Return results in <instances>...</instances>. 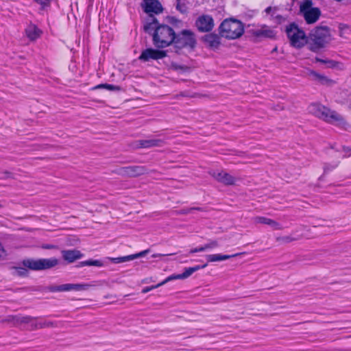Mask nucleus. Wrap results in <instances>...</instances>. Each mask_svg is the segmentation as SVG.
Listing matches in <instances>:
<instances>
[{
	"label": "nucleus",
	"mask_w": 351,
	"mask_h": 351,
	"mask_svg": "<svg viewBox=\"0 0 351 351\" xmlns=\"http://www.w3.org/2000/svg\"><path fill=\"white\" fill-rule=\"evenodd\" d=\"M174 46L178 49L189 48L193 49L197 45V39L194 32L189 29H183L176 34L173 42Z\"/></svg>",
	"instance_id": "obj_6"
},
{
	"label": "nucleus",
	"mask_w": 351,
	"mask_h": 351,
	"mask_svg": "<svg viewBox=\"0 0 351 351\" xmlns=\"http://www.w3.org/2000/svg\"><path fill=\"white\" fill-rule=\"evenodd\" d=\"M39 2H40V3H44V1H43V0H40V1H39Z\"/></svg>",
	"instance_id": "obj_44"
},
{
	"label": "nucleus",
	"mask_w": 351,
	"mask_h": 351,
	"mask_svg": "<svg viewBox=\"0 0 351 351\" xmlns=\"http://www.w3.org/2000/svg\"><path fill=\"white\" fill-rule=\"evenodd\" d=\"M23 265L24 267H27L32 270H40V259H25L23 260Z\"/></svg>",
	"instance_id": "obj_22"
},
{
	"label": "nucleus",
	"mask_w": 351,
	"mask_h": 351,
	"mask_svg": "<svg viewBox=\"0 0 351 351\" xmlns=\"http://www.w3.org/2000/svg\"><path fill=\"white\" fill-rule=\"evenodd\" d=\"M80 266H97V267H101L103 265V263L101 261L99 260H88L85 261H82L80 263Z\"/></svg>",
	"instance_id": "obj_26"
},
{
	"label": "nucleus",
	"mask_w": 351,
	"mask_h": 351,
	"mask_svg": "<svg viewBox=\"0 0 351 351\" xmlns=\"http://www.w3.org/2000/svg\"><path fill=\"white\" fill-rule=\"evenodd\" d=\"M141 6L145 12L154 18L152 14H158L163 11V8L158 0H143Z\"/></svg>",
	"instance_id": "obj_10"
},
{
	"label": "nucleus",
	"mask_w": 351,
	"mask_h": 351,
	"mask_svg": "<svg viewBox=\"0 0 351 351\" xmlns=\"http://www.w3.org/2000/svg\"><path fill=\"white\" fill-rule=\"evenodd\" d=\"M193 210H203V208L201 207H192L190 208L182 209L180 211V214H188L192 213Z\"/></svg>",
	"instance_id": "obj_31"
},
{
	"label": "nucleus",
	"mask_w": 351,
	"mask_h": 351,
	"mask_svg": "<svg viewBox=\"0 0 351 351\" xmlns=\"http://www.w3.org/2000/svg\"><path fill=\"white\" fill-rule=\"evenodd\" d=\"M105 88L107 90H120V88L119 86H114L112 84H106Z\"/></svg>",
	"instance_id": "obj_36"
},
{
	"label": "nucleus",
	"mask_w": 351,
	"mask_h": 351,
	"mask_svg": "<svg viewBox=\"0 0 351 351\" xmlns=\"http://www.w3.org/2000/svg\"><path fill=\"white\" fill-rule=\"evenodd\" d=\"M207 266V264H204L202 266L197 265L192 267H188L185 268L184 271L182 274H173L169 277H167L165 280L160 282V285H165L167 282L176 280V279H185L189 277L191 275H192L195 271H197V270L200 269L205 268Z\"/></svg>",
	"instance_id": "obj_13"
},
{
	"label": "nucleus",
	"mask_w": 351,
	"mask_h": 351,
	"mask_svg": "<svg viewBox=\"0 0 351 351\" xmlns=\"http://www.w3.org/2000/svg\"><path fill=\"white\" fill-rule=\"evenodd\" d=\"M172 66H173V67L176 70H179V69H180V70H184V71H185V70L187 69V67H186V66H180V65H178V64H173Z\"/></svg>",
	"instance_id": "obj_40"
},
{
	"label": "nucleus",
	"mask_w": 351,
	"mask_h": 351,
	"mask_svg": "<svg viewBox=\"0 0 351 351\" xmlns=\"http://www.w3.org/2000/svg\"><path fill=\"white\" fill-rule=\"evenodd\" d=\"M256 35L259 36H266V37H273L274 36V32L272 30H270V29H267V30H258L256 32Z\"/></svg>",
	"instance_id": "obj_30"
},
{
	"label": "nucleus",
	"mask_w": 351,
	"mask_h": 351,
	"mask_svg": "<svg viewBox=\"0 0 351 351\" xmlns=\"http://www.w3.org/2000/svg\"><path fill=\"white\" fill-rule=\"evenodd\" d=\"M162 285H160V283L158 284L156 286H151V287H145L143 290H142V293H146L147 292H149V291L155 289V288H157V287H159L160 286H162Z\"/></svg>",
	"instance_id": "obj_35"
},
{
	"label": "nucleus",
	"mask_w": 351,
	"mask_h": 351,
	"mask_svg": "<svg viewBox=\"0 0 351 351\" xmlns=\"http://www.w3.org/2000/svg\"><path fill=\"white\" fill-rule=\"evenodd\" d=\"M132 256L131 255L125 256H121V257H117V258H112L111 261L114 263H121L126 261H132Z\"/></svg>",
	"instance_id": "obj_27"
},
{
	"label": "nucleus",
	"mask_w": 351,
	"mask_h": 351,
	"mask_svg": "<svg viewBox=\"0 0 351 351\" xmlns=\"http://www.w3.org/2000/svg\"><path fill=\"white\" fill-rule=\"evenodd\" d=\"M211 175L217 182L225 185H233L236 182L234 177L223 171L220 172H213Z\"/></svg>",
	"instance_id": "obj_14"
},
{
	"label": "nucleus",
	"mask_w": 351,
	"mask_h": 351,
	"mask_svg": "<svg viewBox=\"0 0 351 351\" xmlns=\"http://www.w3.org/2000/svg\"><path fill=\"white\" fill-rule=\"evenodd\" d=\"M242 254V253H237L231 255H222L220 254H208L206 255V259L208 262H216V261H226L229 258L238 256L239 255Z\"/></svg>",
	"instance_id": "obj_18"
},
{
	"label": "nucleus",
	"mask_w": 351,
	"mask_h": 351,
	"mask_svg": "<svg viewBox=\"0 0 351 351\" xmlns=\"http://www.w3.org/2000/svg\"><path fill=\"white\" fill-rule=\"evenodd\" d=\"M310 111L315 117L328 123H341L343 121L341 115L321 104H312L310 106Z\"/></svg>",
	"instance_id": "obj_5"
},
{
	"label": "nucleus",
	"mask_w": 351,
	"mask_h": 351,
	"mask_svg": "<svg viewBox=\"0 0 351 351\" xmlns=\"http://www.w3.org/2000/svg\"><path fill=\"white\" fill-rule=\"evenodd\" d=\"M62 255L64 260L69 263H73L83 256V254L77 250H62Z\"/></svg>",
	"instance_id": "obj_16"
},
{
	"label": "nucleus",
	"mask_w": 351,
	"mask_h": 351,
	"mask_svg": "<svg viewBox=\"0 0 351 351\" xmlns=\"http://www.w3.org/2000/svg\"><path fill=\"white\" fill-rule=\"evenodd\" d=\"M312 5V0H304L300 5V12L307 24L316 23L321 16L320 9Z\"/></svg>",
	"instance_id": "obj_7"
},
{
	"label": "nucleus",
	"mask_w": 351,
	"mask_h": 351,
	"mask_svg": "<svg viewBox=\"0 0 351 351\" xmlns=\"http://www.w3.org/2000/svg\"><path fill=\"white\" fill-rule=\"evenodd\" d=\"M332 40L330 29L327 26H317L308 36V49L315 53L325 48Z\"/></svg>",
	"instance_id": "obj_2"
},
{
	"label": "nucleus",
	"mask_w": 351,
	"mask_h": 351,
	"mask_svg": "<svg viewBox=\"0 0 351 351\" xmlns=\"http://www.w3.org/2000/svg\"><path fill=\"white\" fill-rule=\"evenodd\" d=\"M59 261L56 258H40V270L49 269L56 267Z\"/></svg>",
	"instance_id": "obj_21"
},
{
	"label": "nucleus",
	"mask_w": 351,
	"mask_h": 351,
	"mask_svg": "<svg viewBox=\"0 0 351 351\" xmlns=\"http://www.w3.org/2000/svg\"><path fill=\"white\" fill-rule=\"evenodd\" d=\"M119 173L123 176L137 177L147 173V169L144 166H128L120 169Z\"/></svg>",
	"instance_id": "obj_12"
},
{
	"label": "nucleus",
	"mask_w": 351,
	"mask_h": 351,
	"mask_svg": "<svg viewBox=\"0 0 351 351\" xmlns=\"http://www.w3.org/2000/svg\"><path fill=\"white\" fill-rule=\"evenodd\" d=\"M106 84H99L93 88V89L105 88Z\"/></svg>",
	"instance_id": "obj_42"
},
{
	"label": "nucleus",
	"mask_w": 351,
	"mask_h": 351,
	"mask_svg": "<svg viewBox=\"0 0 351 351\" xmlns=\"http://www.w3.org/2000/svg\"><path fill=\"white\" fill-rule=\"evenodd\" d=\"M148 252H149V250H146L142 251L139 253L132 254V256L133 257L132 259L134 260L137 258L143 257V256H145Z\"/></svg>",
	"instance_id": "obj_33"
},
{
	"label": "nucleus",
	"mask_w": 351,
	"mask_h": 351,
	"mask_svg": "<svg viewBox=\"0 0 351 351\" xmlns=\"http://www.w3.org/2000/svg\"><path fill=\"white\" fill-rule=\"evenodd\" d=\"M195 26L200 32H208L214 27V20L211 16L203 14L197 19Z\"/></svg>",
	"instance_id": "obj_9"
},
{
	"label": "nucleus",
	"mask_w": 351,
	"mask_h": 351,
	"mask_svg": "<svg viewBox=\"0 0 351 351\" xmlns=\"http://www.w3.org/2000/svg\"><path fill=\"white\" fill-rule=\"evenodd\" d=\"M254 222L256 223H263L270 226L276 230L281 229L280 225L276 222V221L269 219L265 217H256L254 219Z\"/></svg>",
	"instance_id": "obj_19"
},
{
	"label": "nucleus",
	"mask_w": 351,
	"mask_h": 351,
	"mask_svg": "<svg viewBox=\"0 0 351 351\" xmlns=\"http://www.w3.org/2000/svg\"><path fill=\"white\" fill-rule=\"evenodd\" d=\"M16 271L19 276H26L28 272L24 267H17Z\"/></svg>",
	"instance_id": "obj_37"
},
{
	"label": "nucleus",
	"mask_w": 351,
	"mask_h": 351,
	"mask_svg": "<svg viewBox=\"0 0 351 351\" xmlns=\"http://www.w3.org/2000/svg\"><path fill=\"white\" fill-rule=\"evenodd\" d=\"M276 9L274 8H271V7H267L266 9H265V12L267 14H271L272 15L274 14V12L276 10Z\"/></svg>",
	"instance_id": "obj_39"
},
{
	"label": "nucleus",
	"mask_w": 351,
	"mask_h": 351,
	"mask_svg": "<svg viewBox=\"0 0 351 351\" xmlns=\"http://www.w3.org/2000/svg\"><path fill=\"white\" fill-rule=\"evenodd\" d=\"M309 75L311 76L315 80H317L323 84H326L329 81V80L326 76L322 75L314 71H311L309 72Z\"/></svg>",
	"instance_id": "obj_25"
},
{
	"label": "nucleus",
	"mask_w": 351,
	"mask_h": 351,
	"mask_svg": "<svg viewBox=\"0 0 351 351\" xmlns=\"http://www.w3.org/2000/svg\"><path fill=\"white\" fill-rule=\"evenodd\" d=\"M205 250L215 248L219 246V243L217 241H212L208 243L205 244L204 245Z\"/></svg>",
	"instance_id": "obj_32"
},
{
	"label": "nucleus",
	"mask_w": 351,
	"mask_h": 351,
	"mask_svg": "<svg viewBox=\"0 0 351 351\" xmlns=\"http://www.w3.org/2000/svg\"><path fill=\"white\" fill-rule=\"evenodd\" d=\"M144 29L149 34L154 30L153 44L157 48H165L173 44L175 31L167 25L160 24L155 17L144 25Z\"/></svg>",
	"instance_id": "obj_1"
},
{
	"label": "nucleus",
	"mask_w": 351,
	"mask_h": 351,
	"mask_svg": "<svg viewBox=\"0 0 351 351\" xmlns=\"http://www.w3.org/2000/svg\"><path fill=\"white\" fill-rule=\"evenodd\" d=\"M97 285L96 282L92 283L64 284L60 285H51L47 289L50 292H64L70 291H88L90 287Z\"/></svg>",
	"instance_id": "obj_8"
},
{
	"label": "nucleus",
	"mask_w": 351,
	"mask_h": 351,
	"mask_svg": "<svg viewBox=\"0 0 351 351\" xmlns=\"http://www.w3.org/2000/svg\"><path fill=\"white\" fill-rule=\"evenodd\" d=\"M167 56V52L165 51L154 49L152 48H148L143 50L139 56V60L147 62L152 60H159Z\"/></svg>",
	"instance_id": "obj_11"
},
{
	"label": "nucleus",
	"mask_w": 351,
	"mask_h": 351,
	"mask_svg": "<svg viewBox=\"0 0 351 351\" xmlns=\"http://www.w3.org/2000/svg\"><path fill=\"white\" fill-rule=\"evenodd\" d=\"M220 37L216 34H208L204 36V42L212 49H217L221 44Z\"/></svg>",
	"instance_id": "obj_17"
},
{
	"label": "nucleus",
	"mask_w": 351,
	"mask_h": 351,
	"mask_svg": "<svg viewBox=\"0 0 351 351\" xmlns=\"http://www.w3.org/2000/svg\"><path fill=\"white\" fill-rule=\"evenodd\" d=\"M165 141L159 138H147L139 140L136 142V148H152L155 147H162Z\"/></svg>",
	"instance_id": "obj_15"
},
{
	"label": "nucleus",
	"mask_w": 351,
	"mask_h": 351,
	"mask_svg": "<svg viewBox=\"0 0 351 351\" xmlns=\"http://www.w3.org/2000/svg\"><path fill=\"white\" fill-rule=\"evenodd\" d=\"M57 324L51 322V321H37L36 320V323L34 324V328L35 330L38 328H49V327H57Z\"/></svg>",
	"instance_id": "obj_24"
},
{
	"label": "nucleus",
	"mask_w": 351,
	"mask_h": 351,
	"mask_svg": "<svg viewBox=\"0 0 351 351\" xmlns=\"http://www.w3.org/2000/svg\"><path fill=\"white\" fill-rule=\"evenodd\" d=\"M25 33L31 40H34L40 36L41 31L35 25L30 24L25 29Z\"/></svg>",
	"instance_id": "obj_20"
},
{
	"label": "nucleus",
	"mask_w": 351,
	"mask_h": 351,
	"mask_svg": "<svg viewBox=\"0 0 351 351\" xmlns=\"http://www.w3.org/2000/svg\"><path fill=\"white\" fill-rule=\"evenodd\" d=\"M19 325L25 324H29L31 330H35L34 324L36 323V317H31L29 315L23 316L19 315Z\"/></svg>",
	"instance_id": "obj_23"
},
{
	"label": "nucleus",
	"mask_w": 351,
	"mask_h": 351,
	"mask_svg": "<svg viewBox=\"0 0 351 351\" xmlns=\"http://www.w3.org/2000/svg\"><path fill=\"white\" fill-rule=\"evenodd\" d=\"M282 241L287 243L291 242L293 241L294 239L291 238L290 237H285L282 238Z\"/></svg>",
	"instance_id": "obj_41"
},
{
	"label": "nucleus",
	"mask_w": 351,
	"mask_h": 351,
	"mask_svg": "<svg viewBox=\"0 0 351 351\" xmlns=\"http://www.w3.org/2000/svg\"><path fill=\"white\" fill-rule=\"evenodd\" d=\"M315 60L316 62H321L323 64H326L328 65V67H330V68L335 67L337 64V62L333 60H324V59L319 58L318 57H316Z\"/></svg>",
	"instance_id": "obj_29"
},
{
	"label": "nucleus",
	"mask_w": 351,
	"mask_h": 351,
	"mask_svg": "<svg viewBox=\"0 0 351 351\" xmlns=\"http://www.w3.org/2000/svg\"><path fill=\"white\" fill-rule=\"evenodd\" d=\"M177 5L176 8L181 13H185L186 12V7L184 5H182L180 3V0H177Z\"/></svg>",
	"instance_id": "obj_34"
},
{
	"label": "nucleus",
	"mask_w": 351,
	"mask_h": 351,
	"mask_svg": "<svg viewBox=\"0 0 351 351\" xmlns=\"http://www.w3.org/2000/svg\"><path fill=\"white\" fill-rule=\"evenodd\" d=\"M278 109H283V107H278V108H276V110H278Z\"/></svg>",
	"instance_id": "obj_43"
},
{
	"label": "nucleus",
	"mask_w": 351,
	"mask_h": 351,
	"mask_svg": "<svg viewBox=\"0 0 351 351\" xmlns=\"http://www.w3.org/2000/svg\"><path fill=\"white\" fill-rule=\"evenodd\" d=\"M243 32V23L232 18L223 20L219 27V33L221 36L230 40L240 38Z\"/></svg>",
	"instance_id": "obj_3"
},
{
	"label": "nucleus",
	"mask_w": 351,
	"mask_h": 351,
	"mask_svg": "<svg viewBox=\"0 0 351 351\" xmlns=\"http://www.w3.org/2000/svg\"><path fill=\"white\" fill-rule=\"evenodd\" d=\"M19 315H9L5 318V322L12 323L14 326H19Z\"/></svg>",
	"instance_id": "obj_28"
},
{
	"label": "nucleus",
	"mask_w": 351,
	"mask_h": 351,
	"mask_svg": "<svg viewBox=\"0 0 351 351\" xmlns=\"http://www.w3.org/2000/svg\"><path fill=\"white\" fill-rule=\"evenodd\" d=\"M205 247L204 246H201V247H195V248H193V249H191L189 252L190 254H193V253H196V252H204L205 251Z\"/></svg>",
	"instance_id": "obj_38"
},
{
	"label": "nucleus",
	"mask_w": 351,
	"mask_h": 351,
	"mask_svg": "<svg viewBox=\"0 0 351 351\" xmlns=\"http://www.w3.org/2000/svg\"><path fill=\"white\" fill-rule=\"evenodd\" d=\"M285 32L291 47L301 49L308 43V36L304 31L295 23L286 26Z\"/></svg>",
	"instance_id": "obj_4"
}]
</instances>
